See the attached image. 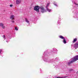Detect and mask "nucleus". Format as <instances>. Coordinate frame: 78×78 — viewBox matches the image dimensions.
Here are the masks:
<instances>
[{
    "label": "nucleus",
    "mask_w": 78,
    "mask_h": 78,
    "mask_svg": "<svg viewBox=\"0 0 78 78\" xmlns=\"http://www.w3.org/2000/svg\"><path fill=\"white\" fill-rule=\"evenodd\" d=\"M77 60H78V55L75 56L74 58H72L71 59L72 61H71L69 62H68V65L69 66H70V64H72V63H73V62L76 61H77Z\"/></svg>",
    "instance_id": "nucleus-1"
},
{
    "label": "nucleus",
    "mask_w": 78,
    "mask_h": 78,
    "mask_svg": "<svg viewBox=\"0 0 78 78\" xmlns=\"http://www.w3.org/2000/svg\"><path fill=\"white\" fill-rule=\"evenodd\" d=\"M41 9V11L42 13H44V12H46V10L45 9L44 7L42 6H41L40 7Z\"/></svg>",
    "instance_id": "nucleus-2"
},
{
    "label": "nucleus",
    "mask_w": 78,
    "mask_h": 78,
    "mask_svg": "<svg viewBox=\"0 0 78 78\" xmlns=\"http://www.w3.org/2000/svg\"><path fill=\"white\" fill-rule=\"evenodd\" d=\"M40 7L39 6H35L34 8V10L37 11V12H39V9Z\"/></svg>",
    "instance_id": "nucleus-3"
},
{
    "label": "nucleus",
    "mask_w": 78,
    "mask_h": 78,
    "mask_svg": "<svg viewBox=\"0 0 78 78\" xmlns=\"http://www.w3.org/2000/svg\"><path fill=\"white\" fill-rule=\"evenodd\" d=\"M49 5H50V3H48L46 5V8L47 9V11H48V12H51V10H50L48 8V6H49Z\"/></svg>",
    "instance_id": "nucleus-4"
},
{
    "label": "nucleus",
    "mask_w": 78,
    "mask_h": 78,
    "mask_svg": "<svg viewBox=\"0 0 78 78\" xmlns=\"http://www.w3.org/2000/svg\"><path fill=\"white\" fill-rule=\"evenodd\" d=\"M0 27H2L3 29H5V26H4V24H3V23H0Z\"/></svg>",
    "instance_id": "nucleus-5"
},
{
    "label": "nucleus",
    "mask_w": 78,
    "mask_h": 78,
    "mask_svg": "<svg viewBox=\"0 0 78 78\" xmlns=\"http://www.w3.org/2000/svg\"><path fill=\"white\" fill-rule=\"evenodd\" d=\"M21 0H16V5H19V4H20V3H21Z\"/></svg>",
    "instance_id": "nucleus-6"
},
{
    "label": "nucleus",
    "mask_w": 78,
    "mask_h": 78,
    "mask_svg": "<svg viewBox=\"0 0 78 78\" xmlns=\"http://www.w3.org/2000/svg\"><path fill=\"white\" fill-rule=\"evenodd\" d=\"M14 16L13 15H12L10 17V19H11V20H14Z\"/></svg>",
    "instance_id": "nucleus-7"
},
{
    "label": "nucleus",
    "mask_w": 78,
    "mask_h": 78,
    "mask_svg": "<svg viewBox=\"0 0 78 78\" xmlns=\"http://www.w3.org/2000/svg\"><path fill=\"white\" fill-rule=\"evenodd\" d=\"M76 41H77V38H75L74 39V40L73 41V43H75V42Z\"/></svg>",
    "instance_id": "nucleus-8"
},
{
    "label": "nucleus",
    "mask_w": 78,
    "mask_h": 78,
    "mask_svg": "<svg viewBox=\"0 0 78 78\" xmlns=\"http://www.w3.org/2000/svg\"><path fill=\"white\" fill-rule=\"evenodd\" d=\"M59 37L60 38H61V39H65V38H64V37L62 36H60Z\"/></svg>",
    "instance_id": "nucleus-9"
},
{
    "label": "nucleus",
    "mask_w": 78,
    "mask_h": 78,
    "mask_svg": "<svg viewBox=\"0 0 78 78\" xmlns=\"http://www.w3.org/2000/svg\"><path fill=\"white\" fill-rule=\"evenodd\" d=\"M63 43L64 44H66L67 43V42L66 41V39L65 38L63 39Z\"/></svg>",
    "instance_id": "nucleus-10"
},
{
    "label": "nucleus",
    "mask_w": 78,
    "mask_h": 78,
    "mask_svg": "<svg viewBox=\"0 0 78 78\" xmlns=\"http://www.w3.org/2000/svg\"><path fill=\"white\" fill-rule=\"evenodd\" d=\"M26 22H27V23H28L29 24H30L28 20H27V19H26Z\"/></svg>",
    "instance_id": "nucleus-11"
},
{
    "label": "nucleus",
    "mask_w": 78,
    "mask_h": 78,
    "mask_svg": "<svg viewBox=\"0 0 78 78\" xmlns=\"http://www.w3.org/2000/svg\"><path fill=\"white\" fill-rule=\"evenodd\" d=\"M66 77H56V78H66Z\"/></svg>",
    "instance_id": "nucleus-12"
},
{
    "label": "nucleus",
    "mask_w": 78,
    "mask_h": 78,
    "mask_svg": "<svg viewBox=\"0 0 78 78\" xmlns=\"http://www.w3.org/2000/svg\"><path fill=\"white\" fill-rule=\"evenodd\" d=\"M53 50L54 51H57V50L56 49L53 48Z\"/></svg>",
    "instance_id": "nucleus-13"
},
{
    "label": "nucleus",
    "mask_w": 78,
    "mask_h": 78,
    "mask_svg": "<svg viewBox=\"0 0 78 78\" xmlns=\"http://www.w3.org/2000/svg\"><path fill=\"white\" fill-rule=\"evenodd\" d=\"M15 29L17 31V30H18V28H17V27H15Z\"/></svg>",
    "instance_id": "nucleus-14"
},
{
    "label": "nucleus",
    "mask_w": 78,
    "mask_h": 78,
    "mask_svg": "<svg viewBox=\"0 0 78 78\" xmlns=\"http://www.w3.org/2000/svg\"><path fill=\"white\" fill-rule=\"evenodd\" d=\"M12 23H14V20H12Z\"/></svg>",
    "instance_id": "nucleus-15"
},
{
    "label": "nucleus",
    "mask_w": 78,
    "mask_h": 78,
    "mask_svg": "<svg viewBox=\"0 0 78 78\" xmlns=\"http://www.w3.org/2000/svg\"><path fill=\"white\" fill-rule=\"evenodd\" d=\"M3 38H4V39L5 40V36L4 35L3 36Z\"/></svg>",
    "instance_id": "nucleus-16"
},
{
    "label": "nucleus",
    "mask_w": 78,
    "mask_h": 78,
    "mask_svg": "<svg viewBox=\"0 0 78 78\" xmlns=\"http://www.w3.org/2000/svg\"><path fill=\"white\" fill-rule=\"evenodd\" d=\"M69 71H72V70H73V69H69Z\"/></svg>",
    "instance_id": "nucleus-17"
},
{
    "label": "nucleus",
    "mask_w": 78,
    "mask_h": 78,
    "mask_svg": "<svg viewBox=\"0 0 78 78\" xmlns=\"http://www.w3.org/2000/svg\"><path fill=\"white\" fill-rule=\"evenodd\" d=\"M10 7H12V5H10Z\"/></svg>",
    "instance_id": "nucleus-18"
},
{
    "label": "nucleus",
    "mask_w": 78,
    "mask_h": 78,
    "mask_svg": "<svg viewBox=\"0 0 78 78\" xmlns=\"http://www.w3.org/2000/svg\"><path fill=\"white\" fill-rule=\"evenodd\" d=\"M2 50H0V54L1 53V52H2Z\"/></svg>",
    "instance_id": "nucleus-19"
},
{
    "label": "nucleus",
    "mask_w": 78,
    "mask_h": 78,
    "mask_svg": "<svg viewBox=\"0 0 78 78\" xmlns=\"http://www.w3.org/2000/svg\"><path fill=\"white\" fill-rule=\"evenodd\" d=\"M74 4L75 5H78V4H76V3H75V2H74Z\"/></svg>",
    "instance_id": "nucleus-20"
},
{
    "label": "nucleus",
    "mask_w": 78,
    "mask_h": 78,
    "mask_svg": "<svg viewBox=\"0 0 78 78\" xmlns=\"http://www.w3.org/2000/svg\"><path fill=\"white\" fill-rule=\"evenodd\" d=\"M54 5H55V6H57V5L56 4H54Z\"/></svg>",
    "instance_id": "nucleus-21"
},
{
    "label": "nucleus",
    "mask_w": 78,
    "mask_h": 78,
    "mask_svg": "<svg viewBox=\"0 0 78 78\" xmlns=\"http://www.w3.org/2000/svg\"><path fill=\"white\" fill-rule=\"evenodd\" d=\"M6 42H8V41H6Z\"/></svg>",
    "instance_id": "nucleus-22"
}]
</instances>
